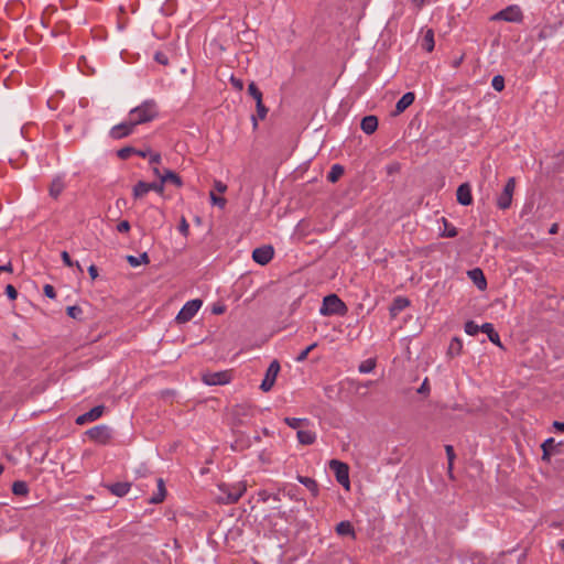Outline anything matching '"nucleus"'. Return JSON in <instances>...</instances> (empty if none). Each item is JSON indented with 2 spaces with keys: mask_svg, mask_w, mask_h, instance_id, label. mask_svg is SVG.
Masks as SVG:
<instances>
[{
  "mask_svg": "<svg viewBox=\"0 0 564 564\" xmlns=\"http://www.w3.org/2000/svg\"><path fill=\"white\" fill-rule=\"evenodd\" d=\"M159 115V107L155 100L148 99L140 106L131 109L128 117L137 126L154 120Z\"/></svg>",
  "mask_w": 564,
  "mask_h": 564,
  "instance_id": "obj_1",
  "label": "nucleus"
},
{
  "mask_svg": "<svg viewBox=\"0 0 564 564\" xmlns=\"http://www.w3.org/2000/svg\"><path fill=\"white\" fill-rule=\"evenodd\" d=\"M347 311L346 304L336 294H329L324 297L319 314L323 316H345Z\"/></svg>",
  "mask_w": 564,
  "mask_h": 564,
  "instance_id": "obj_2",
  "label": "nucleus"
},
{
  "mask_svg": "<svg viewBox=\"0 0 564 564\" xmlns=\"http://www.w3.org/2000/svg\"><path fill=\"white\" fill-rule=\"evenodd\" d=\"M246 488L242 487L240 484L237 485H227V484H220L218 486L219 494L217 495L216 499L219 503L223 505H231L236 503L240 497L243 495Z\"/></svg>",
  "mask_w": 564,
  "mask_h": 564,
  "instance_id": "obj_3",
  "label": "nucleus"
},
{
  "mask_svg": "<svg viewBox=\"0 0 564 564\" xmlns=\"http://www.w3.org/2000/svg\"><path fill=\"white\" fill-rule=\"evenodd\" d=\"M86 435L93 442L105 445L108 444L112 438V430L108 425L100 424L89 429L86 432Z\"/></svg>",
  "mask_w": 564,
  "mask_h": 564,
  "instance_id": "obj_4",
  "label": "nucleus"
},
{
  "mask_svg": "<svg viewBox=\"0 0 564 564\" xmlns=\"http://www.w3.org/2000/svg\"><path fill=\"white\" fill-rule=\"evenodd\" d=\"M203 305V301L195 299L185 303L176 316V322L180 324L189 322L199 311Z\"/></svg>",
  "mask_w": 564,
  "mask_h": 564,
  "instance_id": "obj_5",
  "label": "nucleus"
},
{
  "mask_svg": "<svg viewBox=\"0 0 564 564\" xmlns=\"http://www.w3.org/2000/svg\"><path fill=\"white\" fill-rule=\"evenodd\" d=\"M329 468L334 471L336 480L346 489H349V467L347 464L337 459L329 462Z\"/></svg>",
  "mask_w": 564,
  "mask_h": 564,
  "instance_id": "obj_6",
  "label": "nucleus"
},
{
  "mask_svg": "<svg viewBox=\"0 0 564 564\" xmlns=\"http://www.w3.org/2000/svg\"><path fill=\"white\" fill-rule=\"evenodd\" d=\"M491 20L494 21H507V22H521L523 20V12L521 9L513 4L509 6L503 10H500L496 14L491 17Z\"/></svg>",
  "mask_w": 564,
  "mask_h": 564,
  "instance_id": "obj_7",
  "label": "nucleus"
},
{
  "mask_svg": "<svg viewBox=\"0 0 564 564\" xmlns=\"http://www.w3.org/2000/svg\"><path fill=\"white\" fill-rule=\"evenodd\" d=\"M280 370H281L280 364L276 359H274L269 365V367L265 371L264 378L260 384V389L263 392H269L273 388Z\"/></svg>",
  "mask_w": 564,
  "mask_h": 564,
  "instance_id": "obj_8",
  "label": "nucleus"
},
{
  "mask_svg": "<svg viewBox=\"0 0 564 564\" xmlns=\"http://www.w3.org/2000/svg\"><path fill=\"white\" fill-rule=\"evenodd\" d=\"M514 187H516V181L513 177H511L508 180L502 192L497 197V207L498 208L505 210L510 207Z\"/></svg>",
  "mask_w": 564,
  "mask_h": 564,
  "instance_id": "obj_9",
  "label": "nucleus"
},
{
  "mask_svg": "<svg viewBox=\"0 0 564 564\" xmlns=\"http://www.w3.org/2000/svg\"><path fill=\"white\" fill-rule=\"evenodd\" d=\"M135 124L128 117L126 121L115 126L110 130V137L115 140L126 138L133 133Z\"/></svg>",
  "mask_w": 564,
  "mask_h": 564,
  "instance_id": "obj_10",
  "label": "nucleus"
},
{
  "mask_svg": "<svg viewBox=\"0 0 564 564\" xmlns=\"http://www.w3.org/2000/svg\"><path fill=\"white\" fill-rule=\"evenodd\" d=\"M274 256V250L271 246H262L259 248H256L252 251V259L254 262L265 265L268 264Z\"/></svg>",
  "mask_w": 564,
  "mask_h": 564,
  "instance_id": "obj_11",
  "label": "nucleus"
},
{
  "mask_svg": "<svg viewBox=\"0 0 564 564\" xmlns=\"http://www.w3.org/2000/svg\"><path fill=\"white\" fill-rule=\"evenodd\" d=\"M230 379L231 375L227 371L210 372L203 376V381L208 386L226 384Z\"/></svg>",
  "mask_w": 564,
  "mask_h": 564,
  "instance_id": "obj_12",
  "label": "nucleus"
},
{
  "mask_svg": "<svg viewBox=\"0 0 564 564\" xmlns=\"http://www.w3.org/2000/svg\"><path fill=\"white\" fill-rule=\"evenodd\" d=\"M104 412H105L104 405L94 406L88 412L77 416L75 422L78 425H84L86 423L94 422V421L98 420L99 417H101Z\"/></svg>",
  "mask_w": 564,
  "mask_h": 564,
  "instance_id": "obj_13",
  "label": "nucleus"
},
{
  "mask_svg": "<svg viewBox=\"0 0 564 564\" xmlns=\"http://www.w3.org/2000/svg\"><path fill=\"white\" fill-rule=\"evenodd\" d=\"M456 198L460 205L469 206L473 204L471 187L469 183H463L456 191Z\"/></svg>",
  "mask_w": 564,
  "mask_h": 564,
  "instance_id": "obj_14",
  "label": "nucleus"
},
{
  "mask_svg": "<svg viewBox=\"0 0 564 564\" xmlns=\"http://www.w3.org/2000/svg\"><path fill=\"white\" fill-rule=\"evenodd\" d=\"M415 99L414 93H405L397 102L395 109L393 111V116H398L402 113L406 108H409Z\"/></svg>",
  "mask_w": 564,
  "mask_h": 564,
  "instance_id": "obj_15",
  "label": "nucleus"
},
{
  "mask_svg": "<svg viewBox=\"0 0 564 564\" xmlns=\"http://www.w3.org/2000/svg\"><path fill=\"white\" fill-rule=\"evenodd\" d=\"M410 306V300L404 296H397L393 299L390 306L391 317H397L403 310Z\"/></svg>",
  "mask_w": 564,
  "mask_h": 564,
  "instance_id": "obj_16",
  "label": "nucleus"
},
{
  "mask_svg": "<svg viewBox=\"0 0 564 564\" xmlns=\"http://www.w3.org/2000/svg\"><path fill=\"white\" fill-rule=\"evenodd\" d=\"M469 279L481 291L487 288V281L481 269L475 268L468 271Z\"/></svg>",
  "mask_w": 564,
  "mask_h": 564,
  "instance_id": "obj_17",
  "label": "nucleus"
},
{
  "mask_svg": "<svg viewBox=\"0 0 564 564\" xmlns=\"http://www.w3.org/2000/svg\"><path fill=\"white\" fill-rule=\"evenodd\" d=\"M297 441L302 445H312L316 441V433L304 427L297 431Z\"/></svg>",
  "mask_w": 564,
  "mask_h": 564,
  "instance_id": "obj_18",
  "label": "nucleus"
},
{
  "mask_svg": "<svg viewBox=\"0 0 564 564\" xmlns=\"http://www.w3.org/2000/svg\"><path fill=\"white\" fill-rule=\"evenodd\" d=\"M361 130L367 134H372L378 128V118L376 116H366L361 120Z\"/></svg>",
  "mask_w": 564,
  "mask_h": 564,
  "instance_id": "obj_19",
  "label": "nucleus"
},
{
  "mask_svg": "<svg viewBox=\"0 0 564 564\" xmlns=\"http://www.w3.org/2000/svg\"><path fill=\"white\" fill-rule=\"evenodd\" d=\"M130 487H131L130 482H115V484L107 486L109 491L112 495L118 496V497L126 496L129 492Z\"/></svg>",
  "mask_w": 564,
  "mask_h": 564,
  "instance_id": "obj_20",
  "label": "nucleus"
},
{
  "mask_svg": "<svg viewBox=\"0 0 564 564\" xmlns=\"http://www.w3.org/2000/svg\"><path fill=\"white\" fill-rule=\"evenodd\" d=\"M561 445V443H556L553 437H550L543 442L541 445L543 449V459H547L553 453H556V448Z\"/></svg>",
  "mask_w": 564,
  "mask_h": 564,
  "instance_id": "obj_21",
  "label": "nucleus"
},
{
  "mask_svg": "<svg viewBox=\"0 0 564 564\" xmlns=\"http://www.w3.org/2000/svg\"><path fill=\"white\" fill-rule=\"evenodd\" d=\"M481 332H482V333H485V334H487V336H488L489 340H490L492 344H495V345H497V346L501 347V343H500L499 334L495 330V328H494V325H492V324H490V323H485V324H482V325H481Z\"/></svg>",
  "mask_w": 564,
  "mask_h": 564,
  "instance_id": "obj_22",
  "label": "nucleus"
},
{
  "mask_svg": "<svg viewBox=\"0 0 564 564\" xmlns=\"http://www.w3.org/2000/svg\"><path fill=\"white\" fill-rule=\"evenodd\" d=\"M284 423L290 426L291 429L301 430L303 427H307L311 422L308 419H300V417H284Z\"/></svg>",
  "mask_w": 564,
  "mask_h": 564,
  "instance_id": "obj_23",
  "label": "nucleus"
},
{
  "mask_svg": "<svg viewBox=\"0 0 564 564\" xmlns=\"http://www.w3.org/2000/svg\"><path fill=\"white\" fill-rule=\"evenodd\" d=\"M156 485H158V492L151 497V499H150L151 503H161L166 496V489H165V485H164V481L162 478L156 479Z\"/></svg>",
  "mask_w": 564,
  "mask_h": 564,
  "instance_id": "obj_24",
  "label": "nucleus"
},
{
  "mask_svg": "<svg viewBox=\"0 0 564 564\" xmlns=\"http://www.w3.org/2000/svg\"><path fill=\"white\" fill-rule=\"evenodd\" d=\"M421 46L426 52H432L434 50L435 41H434V31L432 29L426 30V32L422 39Z\"/></svg>",
  "mask_w": 564,
  "mask_h": 564,
  "instance_id": "obj_25",
  "label": "nucleus"
},
{
  "mask_svg": "<svg viewBox=\"0 0 564 564\" xmlns=\"http://www.w3.org/2000/svg\"><path fill=\"white\" fill-rule=\"evenodd\" d=\"M296 479L299 480V482L304 485L314 497L318 495V485L313 478L299 475Z\"/></svg>",
  "mask_w": 564,
  "mask_h": 564,
  "instance_id": "obj_26",
  "label": "nucleus"
},
{
  "mask_svg": "<svg viewBox=\"0 0 564 564\" xmlns=\"http://www.w3.org/2000/svg\"><path fill=\"white\" fill-rule=\"evenodd\" d=\"M64 188H65V183L63 182V180L61 177H56L52 181V183L50 185V195L53 198H57L62 194Z\"/></svg>",
  "mask_w": 564,
  "mask_h": 564,
  "instance_id": "obj_27",
  "label": "nucleus"
},
{
  "mask_svg": "<svg viewBox=\"0 0 564 564\" xmlns=\"http://www.w3.org/2000/svg\"><path fill=\"white\" fill-rule=\"evenodd\" d=\"M336 533L338 535H350L355 538V530L349 521H341L336 525Z\"/></svg>",
  "mask_w": 564,
  "mask_h": 564,
  "instance_id": "obj_28",
  "label": "nucleus"
},
{
  "mask_svg": "<svg viewBox=\"0 0 564 564\" xmlns=\"http://www.w3.org/2000/svg\"><path fill=\"white\" fill-rule=\"evenodd\" d=\"M344 167L340 164H334L327 174V180L330 183H336L344 175Z\"/></svg>",
  "mask_w": 564,
  "mask_h": 564,
  "instance_id": "obj_29",
  "label": "nucleus"
},
{
  "mask_svg": "<svg viewBox=\"0 0 564 564\" xmlns=\"http://www.w3.org/2000/svg\"><path fill=\"white\" fill-rule=\"evenodd\" d=\"M149 187L147 182L139 181L133 187V197L135 199L143 197L150 192Z\"/></svg>",
  "mask_w": 564,
  "mask_h": 564,
  "instance_id": "obj_30",
  "label": "nucleus"
},
{
  "mask_svg": "<svg viewBox=\"0 0 564 564\" xmlns=\"http://www.w3.org/2000/svg\"><path fill=\"white\" fill-rule=\"evenodd\" d=\"M127 261L131 267H138L140 264H148L150 262V259L148 253L143 252L139 257L128 256Z\"/></svg>",
  "mask_w": 564,
  "mask_h": 564,
  "instance_id": "obj_31",
  "label": "nucleus"
},
{
  "mask_svg": "<svg viewBox=\"0 0 564 564\" xmlns=\"http://www.w3.org/2000/svg\"><path fill=\"white\" fill-rule=\"evenodd\" d=\"M256 108H257V117L256 116L252 117L254 128H257V126H258L257 118L260 120H263L268 113V108L263 105L262 100H259L256 102Z\"/></svg>",
  "mask_w": 564,
  "mask_h": 564,
  "instance_id": "obj_32",
  "label": "nucleus"
},
{
  "mask_svg": "<svg viewBox=\"0 0 564 564\" xmlns=\"http://www.w3.org/2000/svg\"><path fill=\"white\" fill-rule=\"evenodd\" d=\"M161 180H162V183L171 182L177 187H180L182 185L181 177L172 171H166L164 173V175L161 176Z\"/></svg>",
  "mask_w": 564,
  "mask_h": 564,
  "instance_id": "obj_33",
  "label": "nucleus"
},
{
  "mask_svg": "<svg viewBox=\"0 0 564 564\" xmlns=\"http://www.w3.org/2000/svg\"><path fill=\"white\" fill-rule=\"evenodd\" d=\"M12 492L17 496H25L29 492V487L25 481L17 480L12 485Z\"/></svg>",
  "mask_w": 564,
  "mask_h": 564,
  "instance_id": "obj_34",
  "label": "nucleus"
},
{
  "mask_svg": "<svg viewBox=\"0 0 564 564\" xmlns=\"http://www.w3.org/2000/svg\"><path fill=\"white\" fill-rule=\"evenodd\" d=\"M463 349V343L459 338L454 337L451 340L449 347H448V354L451 356H457L462 352Z\"/></svg>",
  "mask_w": 564,
  "mask_h": 564,
  "instance_id": "obj_35",
  "label": "nucleus"
},
{
  "mask_svg": "<svg viewBox=\"0 0 564 564\" xmlns=\"http://www.w3.org/2000/svg\"><path fill=\"white\" fill-rule=\"evenodd\" d=\"M375 367H376V361L370 358V359L362 361L359 365L358 369L361 373H369L375 369Z\"/></svg>",
  "mask_w": 564,
  "mask_h": 564,
  "instance_id": "obj_36",
  "label": "nucleus"
},
{
  "mask_svg": "<svg viewBox=\"0 0 564 564\" xmlns=\"http://www.w3.org/2000/svg\"><path fill=\"white\" fill-rule=\"evenodd\" d=\"M248 93L250 96H252V98L257 101L259 100H262V93L260 91V89L258 88V86L251 82L248 86Z\"/></svg>",
  "mask_w": 564,
  "mask_h": 564,
  "instance_id": "obj_37",
  "label": "nucleus"
},
{
  "mask_svg": "<svg viewBox=\"0 0 564 564\" xmlns=\"http://www.w3.org/2000/svg\"><path fill=\"white\" fill-rule=\"evenodd\" d=\"M479 330H481V326H478L474 321L466 322L465 332L468 335L474 336V335L478 334Z\"/></svg>",
  "mask_w": 564,
  "mask_h": 564,
  "instance_id": "obj_38",
  "label": "nucleus"
},
{
  "mask_svg": "<svg viewBox=\"0 0 564 564\" xmlns=\"http://www.w3.org/2000/svg\"><path fill=\"white\" fill-rule=\"evenodd\" d=\"M61 257H62V260H63V262H64V264H65L66 267H73V265H76V267H77V269H78L80 272H83V268H82V265H80L78 262H74V261L72 260V258H70V256L68 254V252H67V251H63V252L61 253Z\"/></svg>",
  "mask_w": 564,
  "mask_h": 564,
  "instance_id": "obj_39",
  "label": "nucleus"
},
{
  "mask_svg": "<svg viewBox=\"0 0 564 564\" xmlns=\"http://www.w3.org/2000/svg\"><path fill=\"white\" fill-rule=\"evenodd\" d=\"M66 312L67 315L74 319H80L83 315V310L77 305L68 306Z\"/></svg>",
  "mask_w": 564,
  "mask_h": 564,
  "instance_id": "obj_40",
  "label": "nucleus"
},
{
  "mask_svg": "<svg viewBox=\"0 0 564 564\" xmlns=\"http://www.w3.org/2000/svg\"><path fill=\"white\" fill-rule=\"evenodd\" d=\"M317 344L316 343H313L312 345L307 346L304 350H302L297 357L295 358V360L297 362H303L304 360H306L308 354L314 349L316 348Z\"/></svg>",
  "mask_w": 564,
  "mask_h": 564,
  "instance_id": "obj_41",
  "label": "nucleus"
},
{
  "mask_svg": "<svg viewBox=\"0 0 564 564\" xmlns=\"http://www.w3.org/2000/svg\"><path fill=\"white\" fill-rule=\"evenodd\" d=\"M491 86L495 90L501 91L505 88V78L501 75H496L492 78Z\"/></svg>",
  "mask_w": 564,
  "mask_h": 564,
  "instance_id": "obj_42",
  "label": "nucleus"
},
{
  "mask_svg": "<svg viewBox=\"0 0 564 564\" xmlns=\"http://www.w3.org/2000/svg\"><path fill=\"white\" fill-rule=\"evenodd\" d=\"M209 196L213 205H216L220 208H224L226 206L227 200L224 197L217 196L215 194V191H212Z\"/></svg>",
  "mask_w": 564,
  "mask_h": 564,
  "instance_id": "obj_43",
  "label": "nucleus"
},
{
  "mask_svg": "<svg viewBox=\"0 0 564 564\" xmlns=\"http://www.w3.org/2000/svg\"><path fill=\"white\" fill-rule=\"evenodd\" d=\"M132 154H135V149L131 147H126L118 151V156L122 160L129 159Z\"/></svg>",
  "mask_w": 564,
  "mask_h": 564,
  "instance_id": "obj_44",
  "label": "nucleus"
},
{
  "mask_svg": "<svg viewBox=\"0 0 564 564\" xmlns=\"http://www.w3.org/2000/svg\"><path fill=\"white\" fill-rule=\"evenodd\" d=\"M372 384H373V381H367V382L350 381V386L355 389L356 393H360L361 389H368Z\"/></svg>",
  "mask_w": 564,
  "mask_h": 564,
  "instance_id": "obj_45",
  "label": "nucleus"
},
{
  "mask_svg": "<svg viewBox=\"0 0 564 564\" xmlns=\"http://www.w3.org/2000/svg\"><path fill=\"white\" fill-rule=\"evenodd\" d=\"M445 452L448 459V469L451 471L455 459V452L452 445H445Z\"/></svg>",
  "mask_w": 564,
  "mask_h": 564,
  "instance_id": "obj_46",
  "label": "nucleus"
},
{
  "mask_svg": "<svg viewBox=\"0 0 564 564\" xmlns=\"http://www.w3.org/2000/svg\"><path fill=\"white\" fill-rule=\"evenodd\" d=\"M444 223H445V231H444L443 236L448 237V238L456 237L458 234L457 229L453 226H449L447 224L446 219H444Z\"/></svg>",
  "mask_w": 564,
  "mask_h": 564,
  "instance_id": "obj_47",
  "label": "nucleus"
},
{
  "mask_svg": "<svg viewBox=\"0 0 564 564\" xmlns=\"http://www.w3.org/2000/svg\"><path fill=\"white\" fill-rule=\"evenodd\" d=\"M154 59H155L159 64L164 65V66L169 64V57H167V55H166L165 53H163V52H156V53L154 54Z\"/></svg>",
  "mask_w": 564,
  "mask_h": 564,
  "instance_id": "obj_48",
  "label": "nucleus"
},
{
  "mask_svg": "<svg viewBox=\"0 0 564 564\" xmlns=\"http://www.w3.org/2000/svg\"><path fill=\"white\" fill-rule=\"evenodd\" d=\"M148 185L150 186L149 191H154L159 194H162L164 191V183H162V181L160 183H156V182L148 183Z\"/></svg>",
  "mask_w": 564,
  "mask_h": 564,
  "instance_id": "obj_49",
  "label": "nucleus"
},
{
  "mask_svg": "<svg viewBox=\"0 0 564 564\" xmlns=\"http://www.w3.org/2000/svg\"><path fill=\"white\" fill-rule=\"evenodd\" d=\"M131 226H130V223L128 220H121L118 225H117V230L121 234H127L129 232Z\"/></svg>",
  "mask_w": 564,
  "mask_h": 564,
  "instance_id": "obj_50",
  "label": "nucleus"
},
{
  "mask_svg": "<svg viewBox=\"0 0 564 564\" xmlns=\"http://www.w3.org/2000/svg\"><path fill=\"white\" fill-rule=\"evenodd\" d=\"M43 292L50 299H55L56 297L55 289L51 284H45L44 288H43Z\"/></svg>",
  "mask_w": 564,
  "mask_h": 564,
  "instance_id": "obj_51",
  "label": "nucleus"
},
{
  "mask_svg": "<svg viewBox=\"0 0 564 564\" xmlns=\"http://www.w3.org/2000/svg\"><path fill=\"white\" fill-rule=\"evenodd\" d=\"M6 294L10 300H15L18 296V291L12 284H8L6 288Z\"/></svg>",
  "mask_w": 564,
  "mask_h": 564,
  "instance_id": "obj_52",
  "label": "nucleus"
},
{
  "mask_svg": "<svg viewBox=\"0 0 564 564\" xmlns=\"http://www.w3.org/2000/svg\"><path fill=\"white\" fill-rule=\"evenodd\" d=\"M214 189L218 193H225L227 191V185L223 183L221 181H215L214 182Z\"/></svg>",
  "mask_w": 564,
  "mask_h": 564,
  "instance_id": "obj_53",
  "label": "nucleus"
},
{
  "mask_svg": "<svg viewBox=\"0 0 564 564\" xmlns=\"http://www.w3.org/2000/svg\"><path fill=\"white\" fill-rule=\"evenodd\" d=\"M178 229L184 236L188 234L189 226L184 217L182 218Z\"/></svg>",
  "mask_w": 564,
  "mask_h": 564,
  "instance_id": "obj_54",
  "label": "nucleus"
},
{
  "mask_svg": "<svg viewBox=\"0 0 564 564\" xmlns=\"http://www.w3.org/2000/svg\"><path fill=\"white\" fill-rule=\"evenodd\" d=\"M150 164L156 165L161 162V155L159 153H151L149 156Z\"/></svg>",
  "mask_w": 564,
  "mask_h": 564,
  "instance_id": "obj_55",
  "label": "nucleus"
},
{
  "mask_svg": "<svg viewBox=\"0 0 564 564\" xmlns=\"http://www.w3.org/2000/svg\"><path fill=\"white\" fill-rule=\"evenodd\" d=\"M226 311V306L225 305H214L213 308H212V312L216 315H220V314H224Z\"/></svg>",
  "mask_w": 564,
  "mask_h": 564,
  "instance_id": "obj_56",
  "label": "nucleus"
},
{
  "mask_svg": "<svg viewBox=\"0 0 564 564\" xmlns=\"http://www.w3.org/2000/svg\"><path fill=\"white\" fill-rule=\"evenodd\" d=\"M88 273H89V275H90V278H91L93 280H96V279H97V276H98V269H97V267H96V265H94V264H91V265L88 268Z\"/></svg>",
  "mask_w": 564,
  "mask_h": 564,
  "instance_id": "obj_57",
  "label": "nucleus"
},
{
  "mask_svg": "<svg viewBox=\"0 0 564 564\" xmlns=\"http://www.w3.org/2000/svg\"><path fill=\"white\" fill-rule=\"evenodd\" d=\"M429 391H430V386H429L427 379H425L423 381V383L421 384V387L417 389V392L419 393H427Z\"/></svg>",
  "mask_w": 564,
  "mask_h": 564,
  "instance_id": "obj_58",
  "label": "nucleus"
},
{
  "mask_svg": "<svg viewBox=\"0 0 564 564\" xmlns=\"http://www.w3.org/2000/svg\"><path fill=\"white\" fill-rule=\"evenodd\" d=\"M231 84L234 85V87H236L239 90H242V88H243V83L241 79L231 77Z\"/></svg>",
  "mask_w": 564,
  "mask_h": 564,
  "instance_id": "obj_59",
  "label": "nucleus"
},
{
  "mask_svg": "<svg viewBox=\"0 0 564 564\" xmlns=\"http://www.w3.org/2000/svg\"><path fill=\"white\" fill-rule=\"evenodd\" d=\"M151 153H152V151L150 149H147V150H137L135 149V154L141 158H149Z\"/></svg>",
  "mask_w": 564,
  "mask_h": 564,
  "instance_id": "obj_60",
  "label": "nucleus"
},
{
  "mask_svg": "<svg viewBox=\"0 0 564 564\" xmlns=\"http://www.w3.org/2000/svg\"><path fill=\"white\" fill-rule=\"evenodd\" d=\"M553 426L556 432L564 433V422L554 421Z\"/></svg>",
  "mask_w": 564,
  "mask_h": 564,
  "instance_id": "obj_61",
  "label": "nucleus"
},
{
  "mask_svg": "<svg viewBox=\"0 0 564 564\" xmlns=\"http://www.w3.org/2000/svg\"><path fill=\"white\" fill-rule=\"evenodd\" d=\"M398 170H399V165L398 164H392V165L388 166V173L389 174H392V173L397 172Z\"/></svg>",
  "mask_w": 564,
  "mask_h": 564,
  "instance_id": "obj_62",
  "label": "nucleus"
},
{
  "mask_svg": "<svg viewBox=\"0 0 564 564\" xmlns=\"http://www.w3.org/2000/svg\"><path fill=\"white\" fill-rule=\"evenodd\" d=\"M557 230H558V225H557V224H553V225L550 227V229H549V234L554 235V234H556V232H557Z\"/></svg>",
  "mask_w": 564,
  "mask_h": 564,
  "instance_id": "obj_63",
  "label": "nucleus"
},
{
  "mask_svg": "<svg viewBox=\"0 0 564 564\" xmlns=\"http://www.w3.org/2000/svg\"><path fill=\"white\" fill-rule=\"evenodd\" d=\"M259 495H260V497H261V499H262L263 501H268V500L270 499V497H271V495H270V494H268L267 491H262V492H260Z\"/></svg>",
  "mask_w": 564,
  "mask_h": 564,
  "instance_id": "obj_64",
  "label": "nucleus"
}]
</instances>
